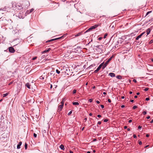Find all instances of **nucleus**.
Returning <instances> with one entry per match:
<instances>
[{"label": "nucleus", "instance_id": "obj_7", "mask_svg": "<svg viewBox=\"0 0 153 153\" xmlns=\"http://www.w3.org/2000/svg\"><path fill=\"white\" fill-rule=\"evenodd\" d=\"M51 50L50 48H48V49L45 50L42 52V53H44L49 52Z\"/></svg>", "mask_w": 153, "mask_h": 153}, {"label": "nucleus", "instance_id": "obj_27", "mask_svg": "<svg viewBox=\"0 0 153 153\" xmlns=\"http://www.w3.org/2000/svg\"><path fill=\"white\" fill-rule=\"evenodd\" d=\"M108 34L107 33H105L104 36V38L105 39L106 38V37L107 36Z\"/></svg>", "mask_w": 153, "mask_h": 153}, {"label": "nucleus", "instance_id": "obj_28", "mask_svg": "<svg viewBox=\"0 0 153 153\" xmlns=\"http://www.w3.org/2000/svg\"><path fill=\"white\" fill-rule=\"evenodd\" d=\"M152 12V11H149V12H148L146 14V16H147L150 13H151Z\"/></svg>", "mask_w": 153, "mask_h": 153}, {"label": "nucleus", "instance_id": "obj_42", "mask_svg": "<svg viewBox=\"0 0 153 153\" xmlns=\"http://www.w3.org/2000/svg\"><path fill=\"white\" fill-rule=\"evenodd\" d=\"M72 113V111H70L68 113V115H70Z\"/></svg>", "mask_w": 153, "mask_h": 153}, {"label": "nucleus", "instance_id": "obj_57", "mask_svg": "<svg viewBox=\"0 0 153 153\" xmlns=\"http://www.w3.org/2000/svg\"><path fill=\"white\" fill-rule=\"evenodd\" d=\"M150 116H149L147 117H146V118H147V119H149V118H150Z\"/></svg>", "mask_w": 153, "mask_h": 153}, {"label": "nucleus", "instance_id": "obj_6", "mask_svg": "<svg viewBox=\"0 0 153 153\" xmlns=\"http://www.w3.org/2000/svg\"><path fill=\"white\" fill-rule=\"evenodd\" d=\"M22 8V6L21 5L17 3V5L16 6V9L18 10H21Z\"/></svg>", "mask_w": 153, "mask_h": 153}, {"label": "nucleus", "instance_id": "obj_12", "mask_svg": "<svg viewBox=\"0 0 153 153\" xmlns=\"http://www.w3.org/2000/svg\"><path fill=\"white\" fill-rule=\"evenodd\" d=\"M99 25H96L94 26H92L91 27L93 29H94L96 28Z\"/></svg>", "mask_w": 153, "mask_h": 153}, {"label": "nucleus", "instance_id": "obj_23", "mask_svg": "<svg viewBox=\"0 0 153 153\" xmlns=\"http://www.w3.org/2000/svg\"><path fill=\"white\" fill-rule=\"evenodd\" d=\"M104 122H106L108 121V119H104Z\"/></svg>", "mask_w": 153, "mask_h": 153}, {"label": "nucleus", "instance_id": "obj_13", "mask_svg": "<svg viewBox=\"0 0 153 153\" xmlns=\"http://www.w3.org/2000/svg\"><path fill=\"white\" fill-rule=\"evenodd\" d=\"M25 85L29 89H30V85L29 84V83H27Z\"/></svg>", "mask_w": 153, "mask_h": 153}, {"label": "nucleus", "instance_id": "obj_55", "mask_svg": "<svg viewBox=\"0 0 153 153\" xmlns=\"http://www.w3.org/2000/svg\"><path fill=\"white\" fill-rule=\"evenodd\" d=\"M139 38H138V36H137V37L136 38V40H138Z\"/></svg>", "mask_w": 153, "mask_h": 153}, {"label": "nucleus", "instance_id": "obj_4", "mask_svg": "<svg viewBox=\"0 0 153 153\" xmlns=\"http://www.w3.org/2000/svg\"><path fill=\"white\" fill-rule=\"evenodd\" d=\"M64 37V36H62L61 37H59V38H56L51 39L50 40H49L47 41L46 42H51V41H54V40H57V39H62V38H63Z\"/></svg>", "mask_w": 153, "mask_h": 153}, {"label": "nucleus", "instance_id": "obj_51", "mask_svg": "<svg viewBox=\"0 0 153 153\" xmlns=\"http://www.w3.org/2000/svg\"><path fill=\"white\" fill-rule=\"evenodd\" d=\"M153 123V119L151 121H150V123Z\"/></svg>", "mask_w": 153, "mask_h": 153}, {"label": "nucleus", "instance_id": "obj_26", "mask_svg": "<svg viewBox=\"0 0 153 153\" xmlns=\"http://www.w3.org/2000/svg\"><path fill=\"white\" fill-rule=\"evenodd\" d=\"M137 108V106L136 105H134L133 106V109H134L136 108Z\"/></svg>", "mask_w": 153, "mask_h": 153}, {"label": "nucleus", "instance_id": "obj_56", "mask_svg": "<svg viewBox=\"0 0 153 153\" xmlns=\"http://www.w3.org/2000/svg\"><path fill=\"white\" fill-rule=\"evenodd\" d=\"M149 134H146V136L147 137H149Z\"/></svg>", "mask_w": 153, "mask_h": 153}, {"label": "nucleus", "instance_id": "obj_38", "mask_svg": "<svg viewBox=\"0 0 153 153\" xmlns=\"http://www.w3.org/2000/svg\"><path fill=\"white\" fill-rule=\"evenodd\" d=\"M99 71L98 70H97V69L96 70H95L94 71V73H96L97 72V71Z\"/></svg>", "mask_w": 153, "mask_h": 153}, {"label": "nucleus", "instance_id": "obj_45", "mask_svg": "<svg viewBox=\"0 0 153 153\" xmlns=\"http://www.w3.org/2000/svg\"><path fill=\"white\" fill-rule=\"evenodd\" d=\"M102 39V37H100L98 38V39L99 40H101Z\"/></svg>", "mask_w": 153, "mask_h": 153}, {"label": "nucleus", "instance_id": "obj_31", "mask_svg": "<svg viewBox=\"0 0 153 153\" xmlns=\"http://www.w3.org/2000/svg\"><path fill=\"white\" fill-rule=\"evenodd\" d=\"M34 10V9L33 8H32L30 10V13H31V12H32V11H33V10Z\"/></svg>", "mask_w": 153, "mask_h": 153}, {"label": "nucleus", "instance_id": "obj_46", "mask_svg": "<svg viewBox=\"0 0 153 153\" xmlns=\"http://www.w3.org/2000/svg\"><path fill=\"white\" fill-rule=\"evenodd\" d=\"M133 82H137V80H136V79H134L133 80Z\"/></svg>", "mask_w": 153, "mask_h": 153}, {"label": "nucleus", "instance_id": "obj_29", "mask_svg": "<svg viewBox=\"0 0 153 153\" xmlns=\"http://www.w3.org/2000/svg\"><path fill=\"white\" fill-rule=\"evenodd\" d=\"M153 42V40H151L149 42V44H151Z\"/></svg>", "mask_w": 153, "mask_h": 153}, {"label": "nucleus", "instance_id": "obj_53", "mask_svg": "<svg viewBox=\"0 0 153 153\" xmlns=\"http://www.w3.org/2000/svg\"><path fill=\"white\" fill-rule=\"evenodd\" d=\"M127 126H124V128L125 129H126L127 128Z\"/></svg>", "mask_w": 153, "mask_h": 153}, {"label": "nucleus", "instance_id": "obj_15", "mask_svg": "<svg viewBox=\"0 0 153 153\" xmlns=\"http://www.w3.org/2000/svg\"><path fill=\"white\" fill-rule=\"evenodd\" d=\"M73 104L74 105H79V104L78 102H73Z\"/></svg>", "mask_w": 153, "mask_h": 153}, {"label": "nucleus", "instance_id": "obj_47", "mask_svg": "<svg viewBox=\"0 0 153 153\" xmlns=\"http://www.w3.org/2000/svg\"><path fill=\"white\" fill-rule=\"evenodd\" d=\"M100 106L102 108H104V106L103 105H101Z\"/></svg>", "mask_w": 153, "mask_h": 153}, {"label": "nucleus", "instance_id": "obj_5", "mask_svg": "<svg viewBox=\"0 0 153 153\" xmlns=\"http://www.w3.org/2000/svg\"><path fill=\"white\" fill-rule=\"evenodd\" d=\"M9 52L11 53H13L15 51V50L14 48L11 47L9 48Z\"/></svg>", "mask_w": 153, "mask_h": 153}, {"label": "nucleus", "instance_id": "obj_34", "mask_svg": "<svg viewBox=\"0 0 153 153\" xmlns=\"http://www.w3.org/2000/svg\"><path fill=\"white\" fill-rule=\"evenodd\" d=\"M37 57H36V56L35 57L32 58V60H34L36 59H37Z\"/></svg>", "mask_w": 153, "mask_h": 153}, {"label": "nucleus", "instance_id": "obj_10", "mask_svg": "<svg viewBox=\"0 0 153 153\" xmlns=\"http://www.w3.org/2000/svg\"><path fill=\"white\" fill-rule=\"evenodd\" d=\"M103 62L101 63L100 65L97 68L98 70L99 71L100 70V69L101 68V67L103 66Z\"/></svg>", "mask_w": 153, "mask_h": 153}, {"label": "nucleus", "instance_id": "obj_64", "mask_svg": "<svg viewBox=\"0 0 153 153\" xmlns=\"http://www.w3.org/2000/svg\"><path fill=\"white\" fill-rule=\"evenodd\" d=\"M137 95H135V96H134V98H137Z\"/></svg>", "mask_w": 153, "mask_h": 153}, {"label": "nucleus", "instance_id": "obj_59", "mask_svg": "<svg viewBox=\"0 0 153 153\" xmlns=\"http://www.w3.org/2000/svg\"><path fill=\"white\" fill-rule=\"evenodd\" d=\"M124 98H125V97H124V96H122V97H121V98H122V99H124Z\"/></svg>", "mask_w": 153, "mask_h": 153}, {"label": "nucleus", "instance_id": "obj_39", "mask_svg": "<svg viewBox=\"0 0 153 153\" xmlns=\"http://www.w3.org/2000/svg\"><path fill=\"white\" fill-rule=\"evenodd\" d=\"M40 79H44V77H42V76H41L40 77Z\"/></svg>", "mask_w": 153, "mask_h": 153}, {"label": "nucleus", "instance_id": "obj_1", "mask_svg": "<svg viewBox=\"0 0 153 153\" xmlns=\"http://www.w3.org/2000/svg\"><path fill=\"white\" fill-rule=\"evenodd\" d=\"M112 57H111L109 59L106 61L105 64H104V65L102 67V69H104L107 65L109 62L112 59Z\"/></svg>", "mask_w": 153, "mask_h": 153}, {"label": "nucleus", "instance_id": "obj_60", "mask_svg": "<svg viewBox=\"0 0 153 153\" xmlns=\"http://www.w3.org/2000/svg\"><path fill=\"white\" fill-rule=\"evenodd\" d=\"M97 116L99 118H100L101 117V115H97Z\"/></svg>", "mask_w": 153, "mask_h": 153}, {"label": "nucleus", "instance_id": "obj_37", "mask_svg": "<svg viewBox=\"0 0 153 153\" xmlns=\"http://www.w3.org/2000/svg\"><path fill=\"white\" fill-rule=\"evenodd\" d=\"M149 89V88H145V89H144V91H147Z\"/></svg>", "mask_w": 153, "mask_h": 153}, {"label": "nucleus", "instance_id": "obj_18", "mask_svg": "<svg viewBox=\"0 0 153 153\" xmlns=\"http://www.w3.org/2000/svg\"><path fill=\"white\" fill-rule=\"evenodd\" d=\"M21 117H20V118L22 119V121H23L24 120H25L24 119H25V117L24 116V115H21Z\"/></svg>", "mask_w": 153, "mask_h": 153}, {"label": "nucleus", "instance_id": "obj_16", "mask_svg": "<svg viewBox=\"0 0 153 153\" xmlns=\"http://www.w3.org/2000/svg\"><path fill=\"white\" fill-rule=\"evenodd\" d=\"M145 33V32H143V33H142L141 34H140V35H139V36H138V38H140L141 36L143 35L144 34V33Z\"/></svg>", "mask_w": 153, "mask_h": 153}, {"label": "nucleus", "instance_id": "obj_11", "mask_svg": "<svg viewBox=\"0 0 153 153\" xmlns=\"http://www.w3.org/2000/svg\"><path fill=\"white\" fill-rule=\"evenodd\" d=\"M59 147L61 149H62L63 150H64L65 149V148L64 146L63 145H62V144Z\"/></svg>", "mask_w": 153, "mask_h": 153}, {"label": "nucleus", "instance_id": "obj_9", "mask_svg": "<svg viewBox=\"0 0 153 153\" xmlns=\"http://www.w3.org/2000/svg\"><path fill=\"white\" fill-rule=\"evenodd\" d=\"M109 75L111 77H114L115 76V74L113 73H111L109 74Z\"/></svg>", "mask_w": 153, "mask_h": 153}, {"label": "nucleus", "instance_id": "obj_32", "mask_svg": "<svg viewBox=\"0 0 153 153\" xmlns=\"http://www.w3.org/2000/svg\"><path fill=\"white\" fill-rule=\"evenodd\" d=\"M138 143L140 145H141L142 144V142L141 141H139Z\"/></svg>", "mask_w": 153, "mask_h": 153}, {"label": "nucleus", "instance_id": "obj_44", "mask_svg": "<svg viewBox=\"0 0 153 153\" xmlns=\"http://www.w3.org/2000/svg\"><path fill=\"white\" fill-rule=\"evenodd\" d=\"M138 128L139 129H140L141 128H142V127L140 126H138Z\"/></svg>", "mask_w": 153, "mask_h": 153}, {"label": "nucleus", "instance_id": "obj_54", "mask_svg": "<svg viewBox=\"0 0 153 153\" xmlns=\"http://www.w3.org/2000/svg\"><path fill=\"white\" fill-rule=\"evenodd\" d=\"M149 145H146V146L145 147V148H147V147H149Z\"/></svg>", "mask_w": 153, "mask_h": 153}, {"label": "nucleus", "instance_id": "obj_40", "mask_svg": "<svg viewBox=\"0 0 153 153\" xmlns=\"http://www.w3.org/2000/svg\"><path fill=\"white\" fill-rule=\"evenodd\" d=\"M143 114L144 115H145V114H146L147 113H146V112L145 111H144L143 113Z\"/></svg>", "mask_w": 153, "mask_h": 153}, {"label": "nucleus", "instance_id": "obj_43", "mask_svg": "<svg viewBox=\"0 0 153 153\" xmlns=\"http://www.w3.org/2000/svg\"><path fill=\"white\" fill-rule=\"evenodd\" d=\"M13 81L12 82H10V83H9V84H8V85H10L11 84H12L13 83Z\"/></svg>", "mask_w": 153, "mask_h": 153}, {"label": "nucleus", "instance_id": "obj_3", "mask_svg": "<svg viewBox=\"0 0 153 153\" xmlns=\"http://www.w3.org/2000/svg\"><path fill=\"white\" fill-rule=\"evenodd\" d=\"M17 5V4H16L15 2H12V7L13 10L16 9Z\"/></svg>", "mask_w": 153, "mask_h": 153}, {"label": "nucleus", "instance_id": "obj_19", "mask_svg": "<svg viewBox=\"0 0 153 153\" xmlns=\"http://www.w3.org/2000/svg\"><path fill=\"white\" fill-rule=\"evenodd\" d=\"M9 94L8 93H6V94H3L2 95V96L3 97H4L7 96Z\"/></svg>", "mask_w": 153, "mask_h": 153}, {"label": "nucleus", "instance_id": "obj_48", "mask_svg": "<svg viewBox=\"0 0 153 153\" xmlns=\"http://www.w3.org/2000/svg\"><path fill=\"white\" fill-rule=\"evenodd\" d=\"M96 102L97 104H99L100 103V101L98 100H97Z\"/></svg>", "mask_w": 153, "mask_h": 153}, {"label": "nucleus", "instance_id": "obj_52", "mask_svg": "<svg viewBox=\"0 0 153 153\" xmlns=\"http://www.w3.org/2000/svg\"><path fill=\"white\" fill-rule=\"evenodd\" d=\"M132 120H129L128 122L129 123H131L132 122Z\"/></svg>", "mask_w": 153, "mask_h": 153}, {"label": "nucleus", "instance_id": "obj_22", "mask_svg": "<svg viewBox=\"0 0 153 153\" xmlns=\"http://www.w3.org/2000/svg\"><path fill=\"white\" fill-rule=\"evenodd\" d=\"M25 149H27V144L26 143H25Z\"/></svg>", "mask_w": 153, "mask_h": 153}, {"label": "nucleus", "instance_id": "obj_14", "mask_svg": "<svg viewBox=\"0 0 153 153\" xmlns=\"http://www.w3.org/2000/svg\"><path fill=\"white\" fill-rule=\"evenodd\" d=\"M150 31H151V30H150V29L149 28H148L146 30V32H147V36L149 34V33H150Z\"/></svg>", "mask_w": 153, "mask_h": 153}, {"label": "nucleus", "instance_id": "obj_50", "mask_svg": "<svg viewBox=\"0 0 153 153\" xmlns=\"http://www.w3.org/2000/svg\"><path fill=\"white\" fill-rule=\"evenodd\" d=\"M125 107V105H122L121 106V108H123Z\"/></svg>", "mask_w": 153, "mask_h": 153}, {"label": "nucleus", "instance_id": "obj_58", "mask_svg": "<svg viewBox=\"0 0 153 153\" xmlns=\"http://www.w3.org/2000/svg\"><path fill=\"white\" fill-rule=\"evenodd\" d=\"M87 120V118H85L84 119V121L85 122Z\"/></svg>", "mask_w": 153, "mask_h": 153}, {"label": "nucleus", "instance_id": "obj_62", "mask_svg": "<svg viewBox=\"0 0 153 153\" xmlns=\"http://www.w3.org/2000/svg\"><path fill=\"white\" fill-rule=\"evenodd\" d=\"M69 152L70 153H73V152L71 151H70Z\"/></svg>", "mask_w": 153, "mask_h": 153}, {"label": "nucleus", "instance_id": "obj_36", "mask_svg": "<svg viewBox=\"0 0 153 153\" xmlns=\"http://www.w3.org/2000/svg\"><path fill=\"white\" fill-rule=\"evenodd\" d=\"M133 137L134 138H136L137 137L136 135L135 134L133 135Z\"/></svg>", "mask_w": 153, "mask_h": 153}, {"label": "nucleus", "instance_id": "obj_61", "mask_svg": "<svg viewBox=\"0 0 153 153\" xmlns=\"http://www.w3.org/2000/svg\"><path fill=\"white\" fill-rule=\"evenodd\" d=\"M130 101L131 102H134V100H130Z\"/></svg>", "mask_w": 153, "mask_h": 153}, {"label": "nucleus", "instance_id": "obj_33", "mask_svg": "<svg viewBox=\"0 0 153 153\" xmlns=\"http://www.w3.org/2000/svg\"><path fill=\"white\" fill-rule=\"evenodd\" d=\"M33 136L34 137H37V134L35 133H34Z\"/></svg>", "mask_w": 153, "mask_h": 153}, {"label": "nucleus", "instance_id": "obj_35", "mask_svg": "<svg viewBox=\"0 0 153 153\" xmlns=\"http://www.w3.org/2000/svg\"><path fill=\"white\" fill-rule=\"evenodd\" d=\"M101 123V121H98L97 123V125H100Z\"/></svg>", "mask_w": 153, "mask_h": 153}, {"label": "nucleus", "instance_id": "obj_8", "mask_svg": "<svg viewBox=\"0 0 153 153\" xmlns=\"http://www.w3.org/2000/svg\"><path fill=\"white\" fill-rule=\"evenodd\" d=\"M22 142L21 141H20L19 143V144L17 146V149H19L20 148V146L22 144Z\"/></svg>", "mask_w": 153, "mask_h": 153}, {"label": "nucleus", "instance_id": "obj_49", "mask_svg": "<svg viewBox=\"0 0 153 153\" xmlns=\"http://www.w3.org/2000/svg\"><path fill=\"white\" fill-rule=\"evenodd\" d=\"M108 101L109 102H111V100L110 99H108Z\"/></svg>", "mask_w": 153, "mask_h": 153}, {"label": "nucleus", "instance_id": "obj_41", "mask_svg": "<svg viewBox=\"0 0 153 153\" xmlns=\"http://www.w3.org/2000/svg\"><path fill=\"white\" fill-rule=\"evenodd\" d=\"M149 100V97L146 98V101H148V100Z\"/></svg>", "mask_w": 153, "mask_h": 153}, {"label": "nucleus", "instance_id": "obj_24", "mask_svg": "<svg viewBox=\"0 0 153 153\" xmlns=\"http://www.w3.org/2000/svg\"><path fill=\"white\" fill-rule=\"evenodd\" d=\"M56 72L58 74L60 73V71L57 69L56 70Z\"/></svg>", "mask_w": 153, "mask_h": 153}, {"label": "nucleus", "instance_id": "obj_21", "mask_svg": "<svg viewBox=\"0 0 153 153\" xmlns=\"http://www.w3.org/2000/svg\"><path fill=\"white\" fill-rule=\"evenodd\" d=\"M66 99L65 98H64L63 99L62 101L61 102L62 103H63L64 104V102L65 101Z\"/></svg>", "mask_w": 153, "mask_h": 153}, {"label": "nucleus", "instance_id": "obj_25", "mask_svg": "<svg viewBox=\"0 0 153 153\" xmlns=\"http://www.w3.org/2000/svg\"><path fill=\"white\" fill-rule=\"evenodd\" d=\"M76 90L75 89H74L73 91V94H75L76 93Z\"/></svg>", "mask_w": 153, "mask_h": 153}, {"label": "nucleus", "instance_id": "obj_20", "mask_svg": "<svg viewBox=\"0 0 153 153\" xmlns=\"http://www.w3.org/2000/svg\"><path fill=\"white\" fill-rule=\"evenodd\" d=\"M92 29H92V27H91L90 28H89V29H88L86 32H87L89 31L90 30H91Z\"/></svg>", "mask_w": 153, "mask_h": 153}, {"label": "nucleus", "instance_id": "obj_63", "mask_svg": "<svg viewBox=\"0 0 153 153\" xmlns=\"http://www.w3.org/2000/svg\"><path fill=\"white\" fill-rule=\"evenodd\" d=\"M127 130L128 131H130V129L129 128H128L127 129Z\"/></svg>", "mask_w": 153, "mask_h": 153}, {"label": "nucleus", "instance_id": "obj_2", "mask_svg": "<svg viewBox=\"0 0 153 153\" xmlns=\"http://www.w3.org/2000/svg\"><path fill=\"white\" fill-rule=\"evenodd\" d=\"M63 105L64 104L63 103L61 102L60 104L58 106V111H61L63 107Z\"/></svg>", "mask_w": 153, "mask_h": 153}, {"label": "nucleus", "instance_id": "obj_17", "mask_svg": "<svg viewBox=\"0 0 153 153\" xmlns=\"http://www.w3.org/2000/svg\"><path fill=\"white\" fill-rule=\"evenodd\" d=\"M116 78L119 79H121L122 76L120 75H118L116 76Z\"/></svg>", "mask_w": 153, "mask_h": 153}, {"label": "nucleus", "instance_id": "obj_30", "mask_svg": "<svg viewBox=\"0 0 153 153\" xmlns=\"http://www.w3.org/2000/svg\"><path fill=\"white\" fill-rule=\"evenodd\" d=\"M93 100L92 99H91L89 100L88 101L90 102H92Z\"/></svg>", "mask_w": 153, "mask_h": 153}]
</instances>
